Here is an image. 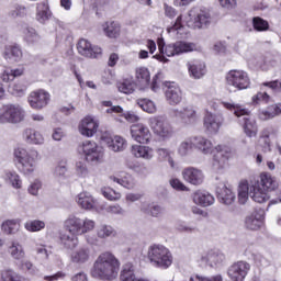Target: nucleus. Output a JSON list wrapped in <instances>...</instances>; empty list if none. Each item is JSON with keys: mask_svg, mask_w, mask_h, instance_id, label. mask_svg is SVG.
<instances>
[{"mask_svg": "<svg viewBox=\"0 0 281 281\" xmlns=\"http://www.w3.org/2000/svg\"><path fill=\"white\" fill-rule=\"evenodd\" d=\"M122 263L120 259L110 251L102 252L95 259L91 276L97 280L113 281L120 273V267Z\"/></svg>", "mask_w": 281, "mask_h": 281, "instance_id": "f257e3e1", "label": "nucleus"}, {"mask_svg": "<svg viewBox=\"0 0 281 281\" xmlns=\"http://www.w3.org/2000/svg\"><path fill=\"white\" fill-rule=\"evenodd\" d=\"M273 190H278V180L270 173H261L259 180L250 181V198L255 203H267Z\"/></svg>", "mask_w": 281, "mask_h": 281, "instance_id": "f03ea898", "label": "nucleus"}, {"mask_svg": "<svg viewBox=\"0 0 281 281\" xmlns=\"http://www.w3.org/2000/svg\"><path fill=\"white\" fill-rule=\"evenodd\" d=\"M14 157L18 161V170L26 177L34 175L36 166L41 161V154L36 149L19 147L14 150Z\"/></svg>", "mask_w": 281, "mask_h": 281, "instance_id": "7ed1b4c3", "label": "nucleus"}, {"mask_svg": "<svg viewBox=\"0 0 281 281\" xmlns=\"http://www.w3.org/2000/svg\"><path fill=\"white\" fill-rule=\"evenodd\" d=\"M147 259L153 267L168 269L172 265V252L164 245L154 244L148 247Z\"/></svg>", "mask_w": 281, "mask_h": 281, "instance_id": "20e7f679", "label": "nucleus"}, {"mask_svg": "<svg viewBox=\"0 0 281 281\" xmlns=\"http://www.w3.org/2000/svg\"><path fill=\"white\" fill-rule=\"evenodd\" d=\"M225 109L228 111H234V115L239 119V123L241 124L245 134L247 137H256L258 135V125L256 124V120L249 117V110L240 106L239 104L234 103H222Z\"/></svg>", "mask_w": 281, "mask_h": 281, "instance_id": "39448f33", "label": "nucleus"}, {"mask_svg": "<svg viewBox=\"0 0 281 281\" xmlns=\"http://www.w3.org/2000/svg\"><path fill=\"white\" fill-rule=\"evenodd\" d=\"M64 226L74 236H85V234H89V232L95 229V221L89 217L81 218L77 215H70L64 222Z\"/></svg>", "mask_w": 281, "mask_h": 281, "instance_id": "423d86ee", "label": "nucleus"}, {"mask_svg": "<svg viewBox=\"0 0 281 281\" xmlns=\"http://www.w3.org/2000/svg\"><path fill=\"white\" fill-rule=\"evenodd\" d=\"M195 47L196 45H194V43H188L183 41H179L164 47V45H161V42H159L158 49L161 55H155L154 58H157V60H160V63H166V56L170 58L171 56L188 54V52H194Z\"/></svg>", "mask_w": 281, "mask_h": 281, "instance_id": "0eeeda50", "label": "nucleus"}, {"mask_svg": "<svg viewBox=\"0 0 281 281\" xmlns=\"http://www.w3.org/2000/svg\"><path fill=\"white\" fill-rule=\"evenodd\" d=\"M149 128L158 139L166 142L175 135V130L168 121V117L164 115L151 116L148 120Z\"/></svg>", "mask_w": 281, "mask_h": 281, "instance_id": "6e6552de", "label": "nucleus"}, {"mask_svg": "<svg viewBox=\"0 0 281 281\" xmlns=\"http://www.w3.org/2000/svg\"><path fill=\"white\" fill-rule=\"evenodd\" d=\"M25 120V110L19 104H7L0 108L1 124H19Z\"/></svg>", "mask_w": 281, "mask_h": 281, "instance_id": "1a4fd4ad", "label": "nucleus"}, {"mask_svg": "<svg viewBox=\"0 0 281 281\" xmlns=\"http://www.w3.org/2000/svg\"><path fill=\"white\" fill-rule=\"evenodd\" d=\"M78 153L83 155L86 161L90 164H100L104 159V149L93 140H85L78 146Z\"/></svg>", "mask_w": 281, "mask_h": 281, "instance_id": "9d476101", "label": "nucleus"}, {"mask_svg": "<svg viewBox=\"0 0 281 281\" xmlns=\"http://www.w3.org/2000/svg\"><path fill=\"white\" fill-rule=\"evenodd\" d=\"M227 87H233L236 91H244L249 89L251 79L245 70H229L226 75Z\"/></svg>", "mask_w": 281, "mask_h": 281, "instance_id": "9b49d317", "label": "nucleus"}, {"mask_svg": "<svg viewBox=\"0 0 281 281\" xmlns=\"http://www.w3.org/2000/svg\"><path fill=\"white\" fill-rule=\"evenodd\" d=\"M216 153L213 156V170L221 172L227 167V161L232 157V150L227 147L217 146L215 147Z\"/></svg>", "mask_w": 281, "mask_h": 281, "instance_id": "f8f14e48", "label": "nucleus"}, {"mask_svg": "<svg viewBox=\"0 0 281 281\" xmlns=\"http://www.w3.org/2000/svg\"><path fill=\"white\" fill-rule=\"evenodd\" d=\"M224 122L225 117L222 113L214 114L207 112L204 116V128L210 133V135H216V133L221 131Z\"/></svg>", "mask_w": 281, "mask_h": 281, "instance_id": "ddd939ff", "label": "nucleus"}, {"mask_svg": "<svg viewBox=\"0 0 281 281\" xmlns=\"http://www.w3.org/2000/svg\"><path fill=\"white\" fill-rule=\"evenodd\" d=\"M165 97L166 101L170 106H177V104H181L183 100V93L181 92V88L177 86L175 82H165Z\"/></svg>", "mask_w": 281, "mask_h": 281, "instance_id": "4468645a", "label": "nucleus"}, {"mask_svg": "<svg viewBox=\"0 0 281 281\" xmlns=\"http://www.w3.org/2000/svg\"><path fill=\"white\" fill-rule=\"evenodd\" d=\"M251 266L247 261H237L233 263L227 271L232 281H245Z\"/></svg>", "mask_w": 281, "mask_h": 281, "instance_id": "2eb2a0df", "label": "nucleus"}, {"mask_svg": "<svg viewBox=\"0 0 281 281\" xmlns=\"http://www.w3.org/2000/svg\"><path fill=\"white\" fill-rule=\"evenodd\" d=\"M27 102L31 109L41 111V109H45L49 104V94L45 90L33 91L27 97Z\"/></svg>", "mask_w": 281, "mask_h": 281, "instance_id": "dca6fc26", "label": "nucleus"}, {"mask_svg": "<svg viewBox=\"0 0 281 281\" xmlns=\"http://www.w3.org/2000/svg\"><path fill=\"white\" fill-rule=\"evenodd\" d=\"M77 49L80 56H85V58H102V48L91 45V42L85 38L78 42Z\"/></svg>", "mask_w": 281, "mask_h": 281, "instance_id": "f3484780", "label": "nucleus"}, {"mask_svg": "<svg viewBox=\"0 0 281 281\" xmlns=\"http://www.w3.org/2000/svg\"><path fill=\"white\" fill-rule=\"evenodd\" d=\"M131 135L138 144H149L153 137L148 126L142 123L133 124L131 126Z\"/></svg>", "mask_w": 281, "mask_h": 281, "instance_id": "a211bd4d", "label": "nucleus"}, {"mask_svg": "<svg viewBox=\"0 0 281 281\" xmlns=\"http://www.w3.org/2000/svg\"><path fill=\"white\" fill-rule=\"evenodd\" d=\"M265 225V210L256 209L252 214L246 216L245 227L250 232H258Z\"/></svg>", "mask_w": 281, "mask_h": 281, "instance_id": "6ab92c4d", "label": "nucleus"}, {"mask_svg": "<svg viewBox=\"0 0 281 281\" xmlns=\"http://www.w3.org/2000/svg\"><path fill=\"white\" fill-rule=\"evenodd\" d=\"M173 113L175 116L179 117L182 124H186L187 126L196 124V120H199L196 110L192 105H187L182 110H173Z\"/></svg>", "mask_w": 281, "mask_h": 281, "instance_id": "aec40b11", "label": "nucleus"}, {"mask_svg": "<svg viewBox=\"0 0 281 281\" xmlns=\"http://www.w3.org/2000/svg\"><path fill=\"white\" fill-rule=\"evenodd\" d=\"M182 177L187 183L191 186H201L203 181H205V175L201 169H196L194 167L186 168L182 171Z\"/></svg>", "mask_w": 281, "mask_h": 281, "instance_id": "412c9836", "label": "nucleus"}, {"mask_svg": "<svg viewBox=\"0 0 281 281\" xmlns=\"http://www.w3.org/2000/svg\"><path fill=\"white\" fill-rule=\"evenodd\" d=\"M91 259V249L87 246H82L74 250L70 255V262L77 265L78 267H82V265H87Z\"/></svg>", "mask_w": 281, "mask_h": 281, "instance_id": "4be33fe9", "label": "nucleus"}, {"mask_svg": "<svg viewBox=\"0 0 281 281\" xmlns=\"http://www.w3.org/2000/svg\"><path fill=\"white\" fill-rule=\"evenodd\" d=\"M99 124L91 116H86L79 124V133L83 137H93L98 133Z\"/></svg>", "mask_w": 281, "mask_h": 281, "instance_id": "5701e85b", "label": "nucleus"}, {"mask_svg": "<svg viewBox=\"0 0 281 281\" xmlns=\"http://www.w3.org/2000/svg\"><path fill=\"white\" fill-rule=\"evenodd\" d=\"M131 153L136 159H144L145 161H150L155 159V149L146 145H133Z\"/></svg>", "mask_w": 281, "mask_h": 281, "instance_id": "b1692460", "label": "nucleus"}, {"mask_svg": "<svg viewBox=\"0 0 281 281\" xmlns=\"http://www.w3.org/2000/svg\"><path fill=\"white\" fill-rule=\"evenodd\" d=\"M188 71L190 78H193V80H201L206 74H207V68L205 66V63L194 60V61H189L187 64Z\"/></svg>", "mask_w": 281, "mask_h": 281, "instance_id": "393cba45", "label": "nucleus"}, {"mask_svg": "<svg viewBox=\"0 0 281 281\" xmlns=\"http://www.w3.org/2000/svg\"><path fill=\"white\" fill-rule=\"evenodd\" d=\"M193 148H196L202 155H212L214 153V145L212 140L205 136H193Z\"/></svg>", "mask_w": 281, "mask_h": 281, "instance_id": "a878e982", "label": "nucleus"}, {"mask_svg": "<svg viewBox=\"0 0 281 281\" xmlns=\"http://www.w3.org/2000/svg\"><path fill=\"white\" fill-rule=\"evenodd\" d=\"M3 57L10 63H21L23 58V49L19 44L5 46Z\"/></svg>", "mask_w": 281, "mask_h": 281, "instance_id": "bb28decb", "label": "nucleus"}, {"mask_svg": "<svg viewBox=\"0 0 281 281\" xmlns=\"http://www.w3.org/2000/svg\"><path fill=\"white\" fill-rule=\"evenodd\" d=\"M193 203L201 205V207H210L214 205V196L207 191L198 190L192 195Z\"/></svg>", "mask_w": 281, "mask_h": 281, "instance_id": "cd10ccee", "label": "nucleus"}, {"mask_svg": "<svg viewBox=\"0 0 281 281\" xmlns=\"http://www.w3.org/2000/svg\"><path fill=\"white\" fill-rule=\"evenodd\" d=\"M210 23H212V14H210V11L206 9H200L193 20L194 27L203 30V27H207Z\"/></svg>", "mask_w": 281, "mask_h": 281, "instance_id": "c85d7f7f", "label": "nucleus"}, {"mask_svg": "<svg viewBox=\"0 0 281 281\" xmlns=\"http://www.w3.org/2000/svg\"><path fill=\"white\" fill-rule=\"evenodd\" d=\"M216 192L220 203H223L224 205H232V203L236 201V194H234L232 189L227 188L225 184L222 188L218 187Z\"/></svg>", "mask_w": 281, "mask_h": 281, "instance_id": "c756f323", "label": "nucleus"}, {"mask_svg": "<svg viewBox=\"0 0 281 281\" xmlns=\"http://www.w3.org/2000/svg\"><path fill=\"white\" fill-rule=\"evenodd\" d=\"M35 19L38 21V23H47V21L52 19V10H49V4L46 2L37 3Z\"/></svg>", "mask_w": 281, "mask_h": 281, "instance_id": "7c9ffc66", "label": "nucleus"}, {"mask_svg": "<svg viewBox=\"0 0 281 281\" xmlns=\"http://www.w3.org/2000/svg\"><path fill=\"white\" fill-rule=\"evenodd\" d=\"M121 281H136L137 280V271L135 265L133 262H126L122 266V270L120 273Z\"/></svg>", "mask_w": 281, "mask_h": 281, "instance_id": "2f4dec72", "label": "nucleus"}, {"mask_svg": "<svg viewBox=\"0 0 281 281\" xmlns=\"http://www.w3.org/2000/svg\"><path fill=\"white\" fill-rule=\"evenodd\" d=\"M202 262L209 265L210 267H216V265H221L223 260H225V255L223 252L210 250L205 255L201 257Z\"/></svg>", "mask_w": 281, "mask_h": 281, "instance_id": "473e14b6", "label": "nucleus"}, {"mask_svg": "<svg viewBox=\"0 0 281 281\" xmlns=\"http://www.w3.org/2000/svg\"><path fill=\"white\" fill-rule=\"evenodd\" d=\"M23 137L27 144L41 145L45 143V137H43V134L33 128L25 130Z\"/></svg>", "mask_w": 281, "mask_h": 281, "instance_id": "72a5a7b5", "label": "nucleus"}, {"mask_svg": "<svg viewBox=\"0 0 281 281\" xmlns=\"http://www.w3.org/2000/svg\"><path fill=\"white\" fill-rule=\"evenodd\" d=\"M281 115V103L269 105L266 110H262L259 113L260 120H273V117H278Z\"/></svg>", "mask_w": 281, "mask_h": 281, "instance_id": "f704fd0d", "label": "nucleus"}, {"mask_svg": "<svg viewBox=\"0 0 281 281\" xmlns=\"http://www.w3.org/2000/svg\"><path fill=\"white\" fill-rule=\"evenodd\" d=\"M251 196V182L241 181L238 187V201L241 205H245Z\"/></svg>", "mask_w": 281, "mask_h": 281, "instance_id": "c9c22d12", "label": "nucleus"}, {"mask_svg": "<svg viewBox=\"0 0 281 281\" xmlns=\"http://www.w3.org/2000/svg\"><path fill=\"white\" fill-rule=\"evenodd\" d=\"M77 203L82 210H93L95 205V200L90 195L89 192H81L78 194Z\"/></svg>", "mask_w": 281, "mask_h": 281, "instance_id": "e433bc0d", "label": "nucleus"}, {"mask_svg": "<svg viewBox=\"0 0 281 281\" xmlns=\"http://www.w3.org/2000/svg\"><path fill=\"white\" fill-rule=\"evenodd\" d=\"M169 34H176L177 38H183L186 36V26H183V15H179L176 22L167 29Z\"/></svg>", "mask_w": 281, "mask_h": 281, "instance_id": "4c0bfd02", "label": "nucleus"}, {"mask_svg": "<svg viewBox=\"0 0 281 281\" xmlns=\"http://www.w3.org/2000/svg\"><path fill=\"white\" fill-rule=\"evenodd\" d=\"M8 251L13 260H23L25 258V248L19 241H11Z\"/></svg>", "mask_w": 281, "mask_h": 281, "instance_id": "58836bf2", "label": "nucleus"}, {"mask_svg": "<svg viewBox=\"0 0 281 281\" xmlns=\"http://www.w3.org/2000/svg\"><path fill=\"white\" fill-rule=\"evenodd\" d=\"M136 82L143 89L150 85V71H148V68L140 67L136 69Z\"/></svg>", "mask_w": 281, "mask_h": 281, "instance_id": "ea45409f", "label": "nucleus"}, {"mask_svg": "<svg viewBox=\"0 0 281 281\" xmlns=\"http://www.w3.org/2000/svg\"><path fill=\"white\" fill-rule=\"evenodd\" d=\"M1 229L8 236H12L13 234H16L19 229H21V224L16 220H7L2 223Z\"/></svg>", "mask_w": 281, "mask_h": 281, "instance_id": "a19ab883", "label": "nucleus"}, {"mask_svg": "<svg viewBox=\"0 0 281 281\" xmlns=\"http://www.w3.org/2000/svg\"><path fill=\"white\" fill-rule=\"evenodd\" d=\"M78 235H74V234H67L64 233L60 235L59 240L60 244L66 248V249H74L76 247H78Z\"/></svg>", "mask_w": 281, "mask_h": 281, "instance_id": "79ce46f5", "label": "nucleus"}, {"mask_svg": "<svg viewBox=\"0 0 281 281\" xmlns=\"http://www.w3.org/2000/svg\"><path fill=\"white\" fill-rule=\"evenodd\" d=\"M192 148H194L193 138H187L182 140L178 146V155L180 157H188L190 155Z\"/></svg>", "mask_w": 281, "mask_h": 281, "instance_id": "37998d69", "label": "nucleus"}, {"mask_svg": "<svg viewBox=\"0 0 281 281\" xmlns=\"http://www.w3.org/2000/svg\"><path fill=\"white\" fill-rule=\"evenodd\" d=\"M135 81L132 79H124L122 82L117 83V89L121 93H125L126 95H131V93L135 92Z\"/></svg>", "mask_w": 281, "mask_h": 281, "instance_id": "c03bdc74", "label": "nucleus"}, {"mask_svg": "<svg viewBox=\"0 0 281 281\" xmlns=\"http://www.w3.org/2000/svg\"><path fill=\"white\" fill-rule=\"evenodd\" d=\"M109 38H117L120 36V24L117 22H110L103 29Z\"/></svg>", "mask_w": 281, "mask_h": 281, "instance_id": "a18cd8bd", "label": "nucleus"}, {"mask_svg": "<svg viewBox=\"0 0 281 281\" xmlns=\"http://www.w3.org/2000/svg\"><path fill=\"white\" fill-rule=\"evenodd\" d=\"M156 153L158 155V161H168L171 168H175V159H172V151L166 148H158Z\"/></svg>", "mask_w": 281, "mask_h": 281, "instance_id": "49530a36", "label": "nucleus"}, {"mask_svg": "<svg viewBox=\"0 0 281 281\" xmlns=\"http://www.w3.org/2000/svg\"><path fill=\"white\" fill-rule=\"evenodd\" d=\"M137 104L146 113H157V105L150 99H138Z\"/></svg>", "mask_w": 281, "mask_h": 281, "instance_id": "de8ad7c7", "label": "nucleus"}, {"mask_svg": "<svg viewBox=\"0 0 281 281\" xmlns=\"http://www.w3.org/2000/svg\"><path fill=\"white\" fill-rule=\"evenodd\" d=\"M126 148V139L122 136H114L112 144L110 145V150L113 153H122Z\"/></svg>", "mask_w": 281, "mask_h": 281, "instance_id": "09e8293b", "label": "nucleus"}, {"mask_svg": "<svg viewBox=\"0 0 281 281\" xmlns=\"http://www.w3.org/2000/svg\"><path fill=\"white\" fill-rule=\"evenodd\" d=\"M24 38L26 43L34 45V43H38V41H41V35L36 33V30L32 27H27L24 30Z\"/></svg>", "mask_w": 281, "mask_h": 281, "instance_id": "8fccbe9b", "label": "nucleus"}, {"mask_svg": "<svg viewBox=\"0 0 281 281\" xmlns=\"http://www.w3.org/2000/svg\"><path fill=\"white\" fill-rule=\"evenodd\" d=\"M97 235L99 238H109L111 236H115V229L110 225L102 224L99 226Z\"/></svg>", "mask_w": 281, "mask_h": 281, "instance_id": "3c124183", "label": "nucleus"}, {"mask_svg": "<svg viewBox=\"0 0 281 281\" xmlns=\"http://www.w3.org/2000/svg\"><path fill=\"white\" fill-rule=\"evenodd\" d=\"M27 232H41V229H45V222L40 220H34L26 222L24 225Z\"/></svg>", "mask_w": 281, "mask_h": 281, "instance_id": "603ef678", "label": "nucleus"}, {"mask_svg": "<svg viewBox=\"0 0 281 281\" xmlns=\"http://www.w3.org/2000/svg\"><path fill=\"white\" fill-rule=\"evenodd\" d=\"M5 181L11 183V186L13 188H16V189L21 188V186H22L21 178L14 171H7L5 172Z\"/></svg>", "mask_w": 281, "mask_h": 281, "instance_id": "864d4df0", "label": "nucleus"}, {"mask_svg": "<svg viewBox=\"0 0 281 281\" xmlns=\"http://www.w3.org/2000/svg\"><path fill=\"white\" fill-rule=\"evenodd\" d=\"M252 25L257 32H267L269 30V22L260 16L252 19Z\"/></svg>", "mask_w": 281, "mask_h": 281, "instance_id": "5fc2aeb1", "label": "nucleus"}, {"mask_svg": "<svg viewBox=\"0 0 281 281\" xmlns=\"http://www.w3.org/2000/svg\"><path fill=\"white\" fill-rule=\"evenodd\" d=\"M101 193L108 201H120L122 199V194L111 188H102Z\"/></svg>", "mask_w": 281, "mask_h": 281, "instance_id": "6e6d98bb", "label": "nucleus"}, {"mask_svg": "<svg viewBox=\"0 0 281 281\" xmlns=\"http://www.w3.org/2000/svg\"><path fill=\"white\" fill-rule=\"evenodd\" d=\"M259 144H263V153H271V140L269 139V130H263L261 132Z\"/></svg>", "mask_w": 281, "mask_h": 281, "instance_id": "4d7b16f0", "label": "nucleus"}, {"mask_svg": "<svg viewBox=\"0 0 281 281\" xmlns=\"http://www.w3.org/2000/svg\"><path fill=\"white\" fill-rule=\"evenodd\" d=\"M27 91V86L24 85L23 82L19 81L15 82L12 87H11V93L12 95H16L18 98H21L23 95H25V92Z\"/></svg>", "mask_w": 281, "mask_h": 281, "instance_id": "13d9d810", "label": "nucleus"}, {"mask_svg": "<svg viewBox=\"0 0 281 281\" xmlns=\"http://www.w3.org/2000/svg\"><path fill=\"white\" fill-rule=\"evenodd\" d=\"M142 211L153 216V218H159L164 214V207L159 204H151L148 211L146 209H142Z\"/></svg>", "mask_w": 281, "mask_h": 281, "instance_id": "bf43d9fd", "label": "nucleus"}, {"mask_svg": "<svg viewBox=\"0 0 281 281\" xmlns=\"http://www.w3.org/2000/svg\"><path fill=\"white\" fill-rule=\"evenodd\" d=\"M136 183L137 182L135 181V178H133V176L128 173H125V176L121 178V186H123V188H126V190H133Z\"/></svg>", "mask_w": 281, "mask_h": 281, "instance_id": "052dcab7", "label": "nucleus"}, {"mask_svg": "<svg viewBox=\"0 0 281 281\" xmlns=\"http://www.w3.org/2000/svg\"><path fill=\"white\" fill-rule=\"evenodd\" d=\"M41 188H43V182H41L40 180H35L29 186L27 192L29 194H32V196H38Z\"/></svg>", "mask_w": 281, "mask_h": 281, "instance_id": "680f3d73", "label": "nucleus"}, {"mask_svg": "<svg viewBox=\"0 0 281 281\" xmlns=\"http://www.w3.org/2000/svg\"><path fill=\"white\" fill-rule=\"evenodd\" d=\"M25 12H27L25 7L15 5V7L11 8L9 15H11L12 19H16V16H25Z\"/></svg>", "mask_w": 281, "mask_h": 281, "instance_id": "e2e57ef3", "label": "nucleus"}, {"mask_svg": "<svg viewBox=\"0 0 281 281\" xmlns=\"http://www.w3.org/2000/svg\"><path fill=\"white\" fill-rule=\"evenodd\" d=\"M189 281H223V277L221 274L213 277H202L196 274L195 277H191Z\"/></svg>", "mask_w": 281, "mask_h": 281, "instance_id": "0e129e2a", "label": "nucleus"}, {"mask_svg": "<svg viewBox=\"0 0 281 281\" xmlns=\"http://www.w3.org/2000/svg\"><path fill=\"white\" fill-rule=\"evenodd\" d=\"M108 214H124V209L120 204H111L103 207Z\"/></svg>", "mask_w": 281, "mask_h": 281, "instance_id": "69168bd1", "label": "nucleus"}, {"mask_svg": "<svg viewBox=\"0 0 281 281\" xmlns=\"http://www.w3.org/2000/svg\"><path fill=\"white\" fill-rule=\"evenodd\" d=\"M65 175H67V167L65 165H58L57 167H55V170H54L55 179L60 181V179H65Z\"/></svg>", "mask_w": 281, "mask_h": 281, "instance_id": "338daca9", "label": "nucleus"}, {"mask_svg": "<svg viewBox=\"0 0 281 281\" xmlns=\"http://www.w3.org/2000/svg\"><path fill=\"white\" fill-rule=\"evenodd\" d=\"M2 281H19L16 272L12 270H4L1 273Z\"/></svg>", "mask_w": 281, "mask_h": 281, "instance_id": "774afa93", "label": "nucleus"}]
</instances>
